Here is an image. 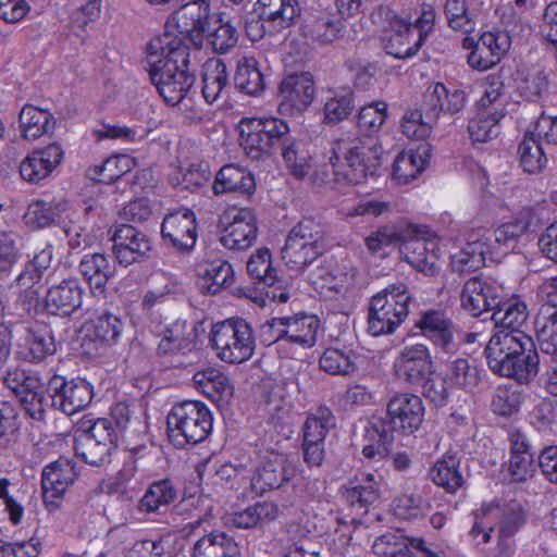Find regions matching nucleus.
Here are the masks:
<instances>
[{"instance_id": "f257e3e1", "label": "nucleus", "mask_w": 557, "mask_h": 557, "mask_svg": "<svg viewBox=\"0 0 557 557\" xmlns=\"http://www.w3.org/2000/svg\"><path fill=\"white\" fill-rule=\"evenodd\" d=\"M387 103L373 101L363 106L357 115V126L364 137L336 140L330 163L337 183L358 185L374 176L381 166L382 147L372 137L387 119Z\"/></svg>"}, {"instance_id": "f03ea898", "label": "nucleus", "mask_w": 557, "mask_h": 557, "mask_svg": "<svg viewBox=\"0 0 557 557\" xmlns=\"http://www.w3.org/2000/svg\"><path fill=\"white\" fill-rule=\"evenodd\" d=\"M189 46L169 36L159 35L146 47V64L151 83L170 106L180 104L195 83L189 70Z\"/></svg>"}, {"instance_id": "7ed1b4c3", "label": "nucleus", "mask_w": 557, "mask_h": 557, "mask_svg": "<svg viewBox=\"0 0 557 557\" xmlns=\"http://www.w3.org/2000/svg\"><path fill=\"white\" fill-rule=\"evenodd\" d=\"M212 426V413L199 400L174 404L166 416L168 438L178 449L205 442L211 434Z\"/></svg>"}, {"instance_id": "20e7f679", "label": "nucleus", "mask_w": 557, "mask_h": 557, "mask_svg": "<svg viewBox=\"0 0 557 557\" xmlns=\"http://www.w3.org/2000/svg\"><path fill=\"white\" fill-rule=\"evenodd\" d=\"M435 21L436 11L430 3L421 4L413 23L398 16L393 17L384 41L386 53L396 59L412 58L434 32Z\"/></svg>"}, {"instance_id": "39448f33", "label": "nucleus", "mask_w": 557, "mask_h": 557, "mask_svg": "<svg viewBox=\"0 0 557 557\" xmlns=\"http://www.w3.org/2000/svg\"><path fill=\"white\" fill-rule=\"evenodd\" d=\"M237 129L242 148L255 160L271 156L285 145L290 132L288 123L274 115L244 116Z\"/></svg>"}, {"instance_id": "423d86ee", "label": "nucleus", "mask_w": 557, "mask_h": 557, "mask_svg": "<svg viewBox=\"0 0 557 557\" xmlns=\"http://www.w3.org/2000/svg\"><path fill=\"white\" fill-rule=\"evenodd\" d=\"M412 297L403 282L387 285L369 304L368 332L372 336L393 334L406 320Z\"/></svg>"}, {"instance_id": "0eeeda50", "label": "nucleus", "mask_w": 557, "mask_h": 557, "mask_svg": "<svg viewBox=\"0 0 557 557\" xmlns=\"http://www.w3.org/2000/svg\"><path fill=\"white\" fill-rule=\"evenodd\" d=\"M210 344L222 361L239 364L253 356L256 336L245 319L234 317L212 325Z\"/></svg>"}, {"instance_id": "6e6552de", "label": "nucleus", "mask_w": 557, "mask_h": 557, "mask_svg": "<svg viewBox=\"0 0 557 557\" xmlns=\"http://www.w3.org/2000/svg\"><path fill=\"white\" fill-rule=\"evenodd\" d=\"M119 432L109 418L85 421L74 438L77 458L91 467H104L117 448Z\"/></svg>"}, {"instance_id": "1a4fd4ad", "label": "nucleus", "mask_w": 557, "mask_h": 557, "mask_svg": "<svg viewBox=\"0 0 557 557\" xmlns=\"http://www.w3.org/2000/svg\"><path fill=\"white\" fill-rule=\"evenodd\" d=\"M3 383L17 398L28 418L38 423H47L46 383L41 381L37 372L13 367L5 371Z\"/></svg>"}, {"instance_id": "9d476101", "label": "nucleus", "mask_w": 557, "mask_h": 557, "mask_svg": "<svg viewBox=\"0 0 557 557\" xmlns=\"http://www.w3.org/2000/svg\"><path fill=\"white\" fill-rule=\"evenodd\" d=\"M211 16L209 0L185 3L169 16L162 35L177 39L183 46H188L187 42L201 46Z\"/></svg>"}, {"instance_id": "9b49d317", "label": "nucleus", "mask_w": 557, "mask_h": 557, "mask_svg": "<svg viewBox=\"0 0 557 557\" xmlns=\"http://www.w3.org/2000/svg\"><path fill=\"white\" fill-rule=\"evenodd\" d=\"M79 476L75 460L61 456L48 463L41 471L42 502L49 512L62 506L64 496Z\"/></svg>"}, {"instance_id": "f8f14e48", "label": "nucleus", "mask_w": 557, "mask_h": 557, "mask_svg": "<svg viewBox=\"0 0 557 557\" xmlns=\"http://www.w3.org/2000/svg\"><path fill=\"white\" fill-rule=\"evenodd\" d=\"M461 47L470 50L467 62L475 71H488L497 65L510 48V37L502 30L484 32L475 40L471 36H465Z\"/></svg>"}, {"instance_id": "ddd939ff", "label": "nucleus", "mask_w": 557, "mask_h": 557, "mask_svg": "<svg viewBox=\"0 0 557 557\" xmlns=\"http://www.w3.org/2000/svg\"><path fill=\"white\" fill-rule=\"evenodd\" d=\"M393 371L398 382L414 388L428 374L435 371L430 348L421 343L403 347L394 359Z\"/></svg>"}, {"instance_id": "4468645a", "label": "nucleus", "mask_w": 557, "mask_h": 557, "mask_svg": "<svg viewBox=\"0 0 557 557\" xmlns=\"http://www.w3.org/2000/svg\"><path fill=\"white\" fill-rule=\"evenodd\" d=\"M314 96L315 85L311 73L289 74L278 86L277 111L285 116H299L311 106Z\"/></svg>"}, {"instance_id": "2eb2a0df", "label": "nucleus", "mask_w": 557, "mask_h": 557, "mask_svg": "<svg viewBox=\"0 0 557 557\" xmlns=\"http://www.w3.org/2000/svg\"><path fill=\"white\" fill-rule=\"evenodd\" d=\"M413 326L441 352L453 355L458 351L460 346L456 338L458 327L445 310L428 309L422 311Z\"/></svg>"}, {"instance_id": "dca6fc26", "label": "nucleus", "mask_w": 557, "mask_h": 557, "mask_svg": "<svg viewBox=\"0 0 557 557\" xmlns=\"http://www.w3.org/2000/svg\"><path fill=\"white\" fill-rule=\"evenodd\" d=\"M492 512H496L498 519L497 546L503 557H507L511 548L509 540L525 524L527 511L523 505L516 499H495L492 503L482 504L479 508L480 516H488Z\"/></svg>"}, {"instance_id": "f3484780", "label": "nucleus", "mask_w": 557, "mask_h": 557, "mask_svg": "<svg viewBox=\"0 0 557 557\" xmlns=\"http://www.w3.org/2000/svg\"><path fill=\"white\" fill-rule=\"evenodd\" d=\"M383 484L381 475L358 472L342 486V497L352 511L363 516L380 504L383 497Z\"/></svg>"}, {"instance_id": "a211bd4d", "label": "nucleus", "mask_w": 557, "mask_h": 557, "mask_svg": "<svg viewBox=\"0 0 557 557\" xmlns=\"http://www.w3.org/2000/svg\"><path fill=\"white\" fill-rule=\"evenodd\" d=\"M424 411L420 396L411 393H398L388 400L384 419L394 432L410 435L421 426Z\"/></svg>"}, {"instance_id": "6ab92c4d", "label": "nucleus", "mask_w": 557, "mask_h": 557, "mask_svg": "<svg viewBox=\"0 0 557 557\" xmlns=\"http://www.w3.org/2000/svg\"><path fill=\"white\" fill-rule=\"evenodd\" d=\"M64 160V149L59 143H50L34 149L20 163L21 177L37 184L50 176Z\"/></svg>"}, {"instance_id": "aec40b11", "label": "nucleus", "mask_w": 557, "mask_h": 557, "mask_svg": "<svg viewBox=\"0 0 557 557\" xmlns=\"http://www.w3.org/2000/svg\"><path fill=\"white\" fill-rule=\"evenodd\" d=\"M84 289L75 278L52 284L44 298L45 310L52 315L71 317L83 302Z\"/></svg>"}, {"instance_id": "412c9836", "label": "nucleus", "mask_w": 557, "mask_h": 557, "mask_svg": "<svg viewBox=\"0 0 557 557\" xmlns=\"http://www.w3.org/2000/svg\"><path fill=\"white\" fill-rule=\"evenodd\" d=\"M467 102V94L462 89H448L445 84L437 82L428 88L422 107L430 121H437L441 114L454 115L460 112Z\"/></svg>"}, {"instance_id": "4be33fe9", "label": "nucleus", "mask_w": 557, "mask_h": 557, "mask_svg": "<svg viewBox=\"0 0 557 557\" xmlns=\"http://www.w3.org/2000/svg\"><path fill=\"white\" fill-rule=\"evenodd\" d=\"M461 306L472 315L478 317L485 311H492L500 302L498 288L481 275L469 278L461 290Z\"/></svg>"}, {"instance_id": "5701e85b", "label": "nucleus", "mask_w": 557, "mask_h": 557, "mask_svg": "<svg viewBox=\"0 0 557 557\" xmlns=\"http://www.w3.org/2000/svg\"><path fill=\"white\" fill-rule=\"evenodd\" d=\"M494 332L487 342L483 355L491 372L495 375L507 377L508 372L513 371L515 351H517L519 337Z\"/></svg>"}, {"instance_id": "b1692460", "label": "nucleus", "mask_w": 557, "mask_h": 557, "mask_svg": "<svg viewBox=\"0 0 557 557\" xmlns=\"http://www.w3.org/2000/svg\"><path fill=\"white\" fill-rule=\"evenodd\" d=\"M296 473L295 467L285 457L276 456L264 460L251 478V488L258 495L278 490Z\"/></svg>"}, {"instance_id": "393cba45", "label": "nucleus", "mask_w": 557, "mask_h": 557, "mask_svg": "<svg viewBox=\"0 0 557 557\" xmlns=\"http://www.w3.org/2000/svg\"><path fill=\"white\" fill-rule=\"evenodd\" d=\"M440 239L438 234L425 224L405 223L397 230L392 225L379 227L366 238V244H407L408 242L433 243Z\"/></svg>"}, {"instance_id": "a878e982", "label": "nucleus", "mask_w": 557, "mask_h": 557, "mask_svg": "<svg viewBox=\"0 0 557 557\" xmlns=\"http://www.w3.org/2000/svg\"><path fill=\"white\" fill-rule=\"evenodd\" d=\"M57 351L52 331L46 325L27 327L17 352L18 358L29 363H40Z\"/></svg>"}, {"instance_id": "bb28decb", "label": "nucleus", "mask_w": 557, "mask_h": 557, "mask_svg": "<svg viewBox=\"0 0 557 557\" xmlns=\"http://www.w3.org/2000/svg\"><path fill=\"white\" fill-rule=\"evenodd\" d=\"M362 455L367 459L385 460L391 455L394 431L382 417H372L363 430Z\"/></svg>"}, {"instance_id": "cd10ccee", "label": "nucleus", "mask_w": 557, "mask_h": 557, "mask_svg": "<svg viewBox=\"0 0 557 557\" xmlns=\"http://www.w3.org/2000/svg\"><path fill=\"white\" fill-rule=\"evenodd\" d=\"M197 285L202 294L216 295L234 281V270L223 259L205 260L196 265Z\"/></svg>"}, {"instance_id": "c85d7f7f", "label": "nucleus", "mask_w": 557, "mask_h": 557, "mask_svg": "<svg viewBox=\"0 0 557 557\" xmlns=\"http://www.w3.org/2000/svg\"><path fill=\"white\" fill-rule=\"evenodd\" d=\"M528 318L527 304L519 297L508 299L500 297V302L492 313V320L496 327L495 332L515 336H518L516 333H525L522 327L527 324Z\"/></svg>"}, {"instance_id": "c756f323", "label": "nucleus", "mask_w": 557, "mask_h": 557, "mask_svg": "<svg viewBox=\"0 0 557 557\" xmlns=\"http://www.w3.org/2000/svg\"><path fill=\"white\" fill-rule=\"evenodd\" d=\"M124 325L121 317L103 310L85 323V339L102 347L115 345L122 336Z\"/></svg>"}, {"instance_id": "7c9ffc66", "label": "nucleus", "mask_w": 557, "mask_h": 557, "mask_svg": "<svg viewBox=\"0 0 557 557\" xmlns=\"http://www.w3.org/2000/svg\"><path fill=\"white\" fill-rule=\"evenodd\" d=\"M161 235L170 244H191L197 242V220L191 209L180 208L165 215L161 224Z\"/></svg>"}, {"instance_id": "2f4dec72", "label": "nucleus", "mask_w": 557, "mask_h": 557, "mask_svg": "<svg viewBox=\"0 0 557 557\" xmlns=\"http://www.w3.org/2000/svg\"><path fill=\"white\" fill-rule=\"evenodd\" d=\"M212 188L215 195L236 193L251 196L256 190V181L253 174L248 169L228 163L223 165L216 173Z\"/></svg>"}, {"instance_id": "473e14b6", "label": "nucleus", "mask_w": 557, "mask_h": 557, "mask_svg": "<svg viewBox=\"0 0 557 557\" xmlns=\"http://www.w3.org/2000/svg\"><path fill=\"white\" fill-rule=\"evenodd\" d=\"M513 371L508 372V379L519 385L531 383L539 373L540 357L535 343L527 333H521L517 351H515Z\"/></svg>"}, {"instance_id": "72a5a7b5", "label": "nucleus", "mask_w": 557, "mask_h": 557, "mask_svg": "<svg viewBox=\"0 0 557 557\" xmlns=\"http://www.w3.org/2000/svg\"><path fill=\"white\" fill-rule=\"evenodd\" d=\"M255 9L260 20L275 30L292 26L301 13L298 0H257Z\"/></svg>"}, {"instance_id": "f704fd0d", "label": "nucleus", "mask_w": 557, "mask_h": 557, "mask_svg": "<svg viewBox=\"0 0 557 557\" xmlns=\"http://www.w3.org/2000/svg\"><path fill=\"white\" fill-rule=\"evenodd\" d=\"M461 456L447 450L430 469L431 480L445 492L455 494L466 485V479L460 470Z\"/></svg>"}, {"instance_id": "c9c22d12", "label": "nucleus", "mask_w": 557, "mask_h": 557, "mask_svg": "<svg viewBox=\"0 0 557 557\" xmlns=\"http://www.w3.org/2000/svg\"><path fill=\"white\" fill-rule=\"evenodd\" d=\"M314 145L304 138H294L283 145L282 157L289 174L296 180H304L314 164Z\"/></svg>"}, {"instance_id": "e433bc0d", "label": "nucleus", "mask_w": 557, "mask_h": 557, "mask_svg": "<svg viewBox=\"0 0 557 557\" xmlns=\"http://www.w3.org/2000/svg\"><path fill=\"white\" fill-rule=\"evenodd\" d=\"M280 516V508L273 502H257L247 508L232 512L226 516L225 524L236 529L263 528L265 524L276 520Z\"/></svg>"}, {"instance_id": "4c0bfd02", "label": "nucleus", "mask_w": 557, "mask_h": 557, "mask_svg": "<svg viewBox=\"0 0 557 557\" xmlns=\"http://www.w3.org/2000/svg\"><path fill=\"white\" fill-rule=\"evenodd\" d=\"M228 73L220 59H209L202 65L201 94L208 104H213L227 94Z\"/></svg>"}, {"instance_id": "58836bf2", "label": "nucleus", "mask_w": 557, "mask_h": 557, "mask_svg": "<svg viewBox=\"0 0 557 557\" xmlns=\"http://www.w3.org/2000/svg\"><path fill=\"white\" fill-rule=\"evenodd\" d=\"M286 341L304 348L312 347L317 342L320 320L315 314L298 312L284 317Z\"/></svg>"}, {"instance_id": "ea45409f", "label": "nucleus", "mask_w": 557, "mask_h": 557, "mask_svg": "<svg viewBox=\"0 0 557 557\" xmlns=\"http://www.w3.org/2000/svg\"><path fill=\"white\" fill-rule=\"evenodd\" d=\"M197 388L219 406L227 405L233 397L234 387L223 372L208 368L194 375Z\"/></svg>"}, {"instance_id": "a19ab883", "label": "nucleus", "mask_w": 557, "mask_h": 557, "mask_svg": "<svg viewBox=\"0 0 557 557\" xmlns=\"http://www.w3.org/2000/svg\"><path fill=\"white\" fill-rule=\"evenodd\" d=\"M345 25L334 13L321 11L312 15L302 26V34L320 45L334 42L339 38Z\"/></svg>"}, {"instance_id": "79ce46f5", "label": "nucleus", "mask_w": 557, "mask_h": 557, "mask_svg": "<svg viewBox=\"0 0 557 557\" xmlns=\"http://www.w3.org/2000/svg\"><path fill=\"white\" fill-rule=\"evenodd\" d=\"M239 555V545L235 537L220 530H213L193 546V557H236Z\"/></svg>"}, {"instance_id": "37998d69", "label": "nucleus", "mask_w": 557, "mask_h": 557, "mask_svg": "<svg viewBox=\"0 0 557 557\" xmlns=\"http://www.w3.org/2000/svg\"><path fill=\"white\" fill-rule=\"evenodd\" d=\"M22 136L27 140H35L52 132L55 126L53 114L37 106L25 104L18 116Z\"/></svg>"}, {"instance_id": "c03bdc74", "label": "nucleus", "mask_w": 557, "mask_h": 557, "mask_svg": "<svg viewBox=\"0 0 557 557\" xmlns=\"http://www.w3.org/2000/svg\"><path fill=\"white\" fill-rule=\"evenodd\" d=\"M190 335L191 333L187 332L186 320H175L163 332V336L157 347L158 356H177L193 351L195 343Z\"/></svg>"}, {"instance_id": "a18cd8bd", "label": "nucleus", "mask_w": 557, "mask_h": 557, "mask_svg": "<svg viewBox=\"0 0 557 557\" xmlns=\"http://www.w3.org/2000/svg\"><path fill=\"white\" fill-rule=\"evenodd\" d=\"M258 227L256 216L249 209H240L232 221L224 227L220 238L221 244H253Z\"/></svg>"}, {"instance_id": "49530a36", "label": "nucleus", "mask_w": 557, "mask_h": 557, "mask_svg": "<svg viewBox=\"0 0 557 557\" xmlns=\"http://www.w3.org/2000/svg\"><path fill=\"white\" fill-rule=\"evenodd\" d=\"M535 324L542 351L557 362V306L543 304Z\"/></svg>"}, {"instance_id": "de8ad7c7", "label": "nucleus", "mask_w": 557, "mask_h": 557, "mask_svg": "<svg viewBox=\"0 0 557 557\" xmlns=\"http://www.w3.org/2000/svg\"><path fill=\"white\" fill-rule=\"evenodd\" d=\"M234 84L240 92L249 96H259L264 90V75L255 57H243L238 60Z\"/></svg>"}, {"instance_id": "09e8293b", "label": "nucleus", "mask_w": 557, "mask_h": 557, "mask_svg": "<svg viewBox=\"0 0 557 557\" xmlns=\"http://www.w3.org/2000/svg\"><path fill=\"white\" fill-rule=\"evenodd\" d=\"M135 165V160L128 154L115 153L107 157L100 164L88 169L91 180L102 184H112L125 174L129 173Z\"/></svg>"}, {"instance_id": "8fccbe9b", "label": "nucleus", "mask_w": 557, "mask_h": 557, "mask_svg": "<svg viewBox=\"0 0 557 557\" xmlns=\"http://www.w3.org/2000/svg\"><path fill=\"white\" fill-rule=\"evenodd\" d=\"M520 164L530 174L543 171L548 163L547 154L540 138L534 132H525L518 147Z\"/></svg>"}, {"instance_id": "3c124183", "label": "nucleus", "mask_w": 557, "mask_h": 557, "mask_svg": "<svg viewBox=\"0 0 557 557\" xmlns=\"http://www.w3.org/2000/svg\"><path fill=\"white\" fill-rule=\"evenodd\" d=\"M207 38L213 50L225 53L234 48L238 41V33L235 26L224 21L223 14L218 13L211 16L206 29Z\"/></svg>"}, {"instance_id": "603ef678", "label": "nucleus", "mask_w": 557, "mask_h": 557, "mask_svg": "<svg viewBox=\"0 0 557 557\" xmlns=\"http://www.w3.org/2000/svg\"><path fill=\"white\" fill-rule=\"evenodd\" d=\"M445 375L453 388L473 391L481 382L480 369L467 358H457L446 367Z\"/></svg>"}, {"instance_id": "864d4df0", "label": "nucleus", "mask_w": 557, "mask_h": 557, "mask_svg": "<svg viewBox=\"0 0 557 557\" xmlns=\"http://www.w3.org/2000/svg\"><path fill=\"white\" fill-rule=\"evenodd\" d=\"M399 252L411 267L426 275H435L440 272V246H398Z\"/></svg>"}, {"instance_id": "5fc2aeb1", "label": "nucleus", "mask_w": 557, "mask_h": 557, "mask_svg": "<svg viewBox=\"0 0 557 557\" xmlns=\"http://www.w3.org/2000/svg\"><path fill=\"white\" fill-rule=\"evenodd\" d=\"M428 162L419 151H401L394 160L392 176L398 184H408L425 170Z\"/></svg>"}, {"instance_id": "6e6d98bb", "label": "nucleus", "mask_w": 557, "mask_h": 557, "mask_svg": "<svg viewBox=\"0 0 557 557\" xmlns=\"http://www.w3.org/2000/svg\"><path fill=\"white\" fill-rule=\"evenodd\" d=\"M506 115V110L494 109L478 113L469 123L468 129L474 143H487L494 139L499 133V122Z\"/></svg>"}, {"instance_id": "4d7b16f0", "label": "nucleus", "mask_w": 557, "mask_h": 557, "mask_svg": "<svg viewBox=\"0 0 557 557\" xmlns=\"http://www.w3.org/2000/svg\"><path fill=\"white\" fill-rule=\"evenodd\" d=\"M524 398V392L520 386L503 384L492 396L491 409L499 417H511L520 411Z\"/></svg>"}, {"instance_id": "13d9d810", "label": "nucleus", "mask_w": 557, "mask_h": 557, "mask_svg": "<svg viewBox=\"0 0 557 557\" xmlns=\"http://www.w3.org/2000/svg\"><path fill=\"white\" fill-rule=\"evenodd\" d=\"M355 108V94L350 88H343L327 97L323 106V122L338 124L345 121Z\"/></svg>"}, {"instance_id": "bf43d9fd", "label": "nucleus", "mask_w": 557, "mask_h": 557, "mask_svg": "<svg viewBox=\"0 0 557 557\" xmlns=\"http://www.w3.org/2000/svg\"><path fill=\"white\" fill-rule=\"evenodd\" d=\"M335 425L336 418L332 410L326 406H320L307 416L302 426V440L325 442L327 433Z\"/></svg>"}, {"instance_id": "052dcab7", "label": "nucleus", "mask_w": 557, "mask_h": 557, "mask_svg": "<svg viewBox=\"0 0 557 557\" xmlns=\"http://www.w3.org/2000/svg\"><path fill=\"white\" fill-rule=\"evenodd\" d=\"M239 296L252 300L260 307H265L268 300L276 302H286L289 299V293L284 286V280L277 275V282H267V285L251 287V285L240 286Z\"/></svg>"}, {"instance_id": "680f3d73", "label": "nucleus", "mask_w": 557, "mask_h": 557, "mask_svg": "<svg viewBox=\"0 0 557 557\" xmlns=\"http://www.w3.org/2000/svg\"><path fill=\"white\" fill-rule=\"evenodd\" d=\"M177 495V490L170 479L152 482L140 499V508L154 512L163 506L171 504Z\"/></svg>"}, {"instance_id": "e2e57ef3", "label": "nucleus", "mask_w": 557, "mask_h": 557, "mask_svg": "<svg viewBox=\"0 0 557 557\" xmlns=\"http://www.w3.org/2000/svg\"><path fill=\"white\" fill-rule=\"evenodd\" d=\"M352 350L329 347L320 357V369L331 375H349L357 370Z\"/></svg>"}, {"instance_id": "0e129e2a", "label": "nucleus", "mask_w": 557, "mask_h": 557, "mask_svg": "<svg viewBox=\"0 0 557 557\" xmlns=\"http://www.w3.org/2000/svg\"><path fill=\"white\" fill-rule=\"evenodd\" d=\"M444 15L447 25L454 32L467 34L472 33L476 26L473 15L470 13L467 0H446Z\"/></svg>"}, {"instance_id": "69168bd1", "label": "nucleus", "mask_w": 557, "mask_h": 557, "mask_svg": "<svg viewBox=\"0 0 557 557\" xmlns=\"http://www.w3.org/2000/svg\"><path fill=\"white\" fill-rule=\"evenodd\" d=\"M247 273L253 281L251 287L267 285V282H277V272L272 267L271 252L265 246L259 249L257 255L250 257L247 262Z\"/></svg>"}, {"instance_id": "338daca9", "label": "nucleus", "mask_w": 557, "mask_h": 557, "mask_svg": "<svg viewBox=\"0 0 557 557\" xmlns=\"http://www.w3.org/2000/svg\"><path fill=\"white\" fill-rule=\"evenodd\" d=\"M71 386V377L61 374H52L48 377L45 386V393L48 405V412L50 410H59L66 414L69 410V395Z\"/></svg>"}, {"instance_id": "774afa93", "label": "nucleus", "mask_w": 557, "mask_h": 557, "mask_svg": "<svg viewBox=\"0 0 557 557\" xmlns=\"http://www.w3.org/2000/svg\"><path fill=\"white\" fill-rule=\"evenodd\" d=\"M384 557H443V552L422 537H408L397 547L385 550Z\"/></svg>"}]
</instances>
